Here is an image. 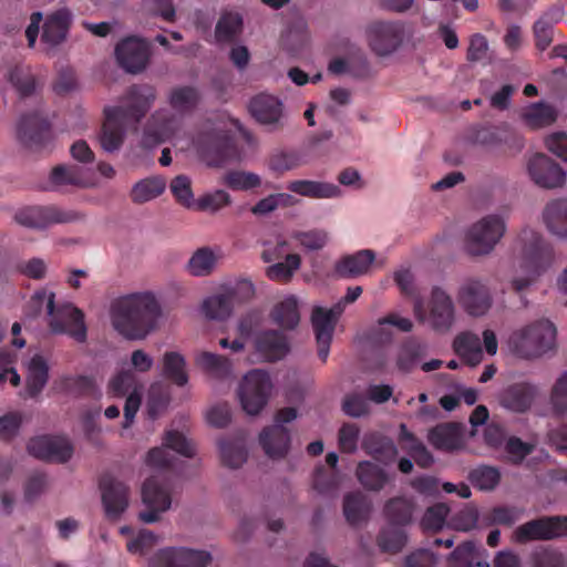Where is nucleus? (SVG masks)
Instances as JSON below:
<instances>
[{"label": "nucleus", "instance_id": "1", "mask_svg": "<svg viewBox=\"0 0 567 567\" xmlns=\"http://www.w3.org/2000/svg\"><path fill=\"white\" fill-rule=\"evenodd\" d=\"M156 99V90L148 84L132 85L126 92V104L104 107V122L99 141L103 151H118L125 138V128L137 124L147 114Z\"/></svg>", "mask_w": 567, "mask_h": 567}, {"label": "nucleus", "instance_id": "2", "mask_svg": "<svg viewBox=\"0 0 567 567\" xmlns=\"http://www.w3.org/2000/svg\"><path fill=\"white\" fill-rule=\"evenodd\" d=\"M161 315V305L150 291L121 297L111 307L112 324L127 340L145 339L155 330Z\"/></svg>", "mask_w": 567, "mask_h": 567}, {"label": "nucleus", "instance_id": "3", "mask_svg": "<svg viewBox=\"0 0 567 567\" xmlns=\"http://www.w3.org/2000/svg\"><path fill=\"white\" fill-rule=\"evenodd\" d=\"M54 297L53 292L35 291L27 306L25 313L35 317L45 303L51 331L59 334H69L75 341L84 342L86 340L84 313L72 303L66 302L55 306Z\"/></svg>", "mask_w": 567, "mask_h": 567}, {"label": "nucleus", "instance_id": "4", "mask_svg": "<svg viewBox=\"0 0 567 567\" xmlns=\"http://www.w3.org/2000/svg\"><path fill=\"white\" fill-rule=\"evenodd\" d=\"M519 241L522 244L520 267L527 276L513 280V288L517 292L526 289L537 277L544 274L554 260L553 247L534 229H523L519 234Z\"/></svg>", "mask_w": 567, "mask_h": 567}, {"label": "nucleus", "instance_id": "5", "mask_svg": "<svg viewBox=\"0 0 567 567\" xmlns=\"http://www.w3.org/2000/svg\"><path fill=\"white\" fill-rule=\"evenodd\" d=\"M556 328L549 320H539L514 331L508 339V349L520 359L542 357L555 348Z\"/></svg>", "mask_w": 567, "mask_h": 567}, {"label": "nucleus", "instance_id": "6", "mask_svg": "<svg viewBox=\"0 0 567 567\" xmlns=\"http://www.w3.org/2000/svg\"><path fill=\"white\" fill-rule=\"evenodd\" d=\"M199 158L208 166H221L236 156V146L230 133L219 126L205 124L193 140Z\"/></svg>", "mask_w": 567, "mask_h": 567}, {"label": "nucleus", "instance_id": "7", "mask_svg": "<svg viewBox=\"0 0 567 567\" xmlns=\"http://www.w3.org/2000/svg\"><path fill=\"white\" fill-rule=\"evenodd\" d=\"M107 393L114 398L126 396L124 404L123 427H130L140 410L143 398V384L133 370H121L111 378Z\"/></svg>", "mask_w": 567, "mask_h": 567}, {"label": "nucleus", "instance_id": "8", "mask_svg": "<svg viewBox=\"0 0 567 567\" xmlns=\"http://www.w3.org/2000/svg\"><path fill=\"white\" fill-rule=\"evenodd\" d=\"M505 233V221L498 215H488L472 225L466 233L465 249L472 256L489 254Z\"/></svg>", "mask_w": 567, "mask_h": 567}, {"label": "nucleus", "instance_id": "9", "mask_svg": "<svg viewBox=\"0 0 567 567\" xmlns=\"http://www.w3.org/2000/svg\"><path fill=\"white\" fill-rule=\"evenodd\" d=\"M271 388L268 372L254 369L245 374L238 390L243 410L250 415L260 413L268 402Z\"/></svg>", "mask_w": 567, "mask_h": 567}, {"label": "nucleus", "instance_id": "10", "mask_svg": "<svg viewBox=\"0 0 567 567\" xmlns=\"http://www.w3.org/2000/svg\"><path fill=\"white\" fill-rule=\"evenodd\" d=\"M297 417L295 408L280 409L275 417L276 423L265 427L259 435V443L270 458H282L289 451L290 433L284 425Z\"/></svg>", "mask_w": 567, "mask_h": 567}, {"label": "nucleus", "instance_id": "11", "mask_svg": "<svg viewBox=\"0 0 567 567\" xmlns=\"http://www.w3.org/2000/svg\"><path fill=\"white\" fill-rule=\"evenodd\" d=\"M567 536V516H542L522 524L514 530V540L526 544L532 540H550Z\"/></svg>", "mask_w": 567, "mask_h": 567}, {"label": "nucleus", "instance_id": "12", "mask_svg": "<svg viewBox=\"0 0 567 567\" xmlns=\"http://www.w3.org/2000/svg\"><path fill=\"white\" fill-rule=\"evenodd\" d=\"M16 220L29 228L43 229L54 224H68L81 220L83 215L56 206H31L19 210Z\"/></svg>", "mask_w": 567, "mask_h": 567}, {"label": "nucleus", "instance_id": "13", "mask_svg": "<svg viewBox=\"0 0 567 567\" xmlns=\"http://www.w3.org/2000/svg\"><path fill=\"white\" fill-rule=\"evenodd\" d=\"M27 450L35 458L60 464L66 463L74 452L71 441L61 435L32 437L27 444Z\"/></svg>", "mask_w": 567, "mask_h": 567}, {"label": "nucleus", "instance_id": "14", "mask_svg": "<svg viewBox=\"0 0 567 567\" xmlns=\"http://www.w3.org/2000/svg\"><path fill=\"white\" fill-rule=\"evenodd\" d=\"M142 501L146 509L138 517L143 523L152 524L159 519L161 513L166 512L172 504V497L166 486L159 484L156 476L147 478L142 486Z\"/></svg>", "mask_w": 567, "mask_h": 567}, {"label": "nucleus", "instance_id": "15", "mask_svg": "<svg viewBox=\"0 0 567 567\" xmlns=\"http://www.w3.org/2000/svg\"><path fill=\"white\" fill-rule=\"evenodd\" d=\"M210 560L212 555L206 550L167 547L153 556L150 567H205Z\"/></svg>", "mask_w": 567, "mask_h": 567}, {"label": "nucleus", "instance_id": "16", "mask_svg": "<svg viewBox=\"0 0 567 567\" xmlns=\"http://www.w3.org/2000/svg\"><path fill=\"white\" fill-rule=\"evenodd\" d=\"M18 135L27 147L42 150L52 138L51 123L39 112L24 114L18 125Z\"/></svg>", "mask_w": 567, "mask_h": 567}, {"label": "nucleus", "instance_id": "17", "mask_svg": "<svg viewBox=\"0 0 567 567\" xmlns=\"http://www.w3.org/2000/svg\"><path fill=\"white\" fill-rule=\"evenodd\" d=\"M99 485L105 515L110 519H117L128 506V487L110 473L100 477Z\"/></svg>", "mask_w": 567, "mask_h": 567}, {"label": "nucleus", "instance_id": "18", "mask_svg": "<svg viewBox=\"0 0 567 567\" xmlns=\"http://www.w3.org/2000/svg\"><path fill=\"white\" fill-rule=\"evenodd\" d=\"M369 43L378 55H388L403 41L404 28L400 22L378 21L368 30Z\"/></svg>", "mask_w": 567, "mask_h": 567}, {"label": "nucleus", "instance_id": "19", "mask_svg": "<svg viewBox=\"0 0 567 567\" xmlns=\"http://www.w3.org/2000/svg\"><path fill=\"white\" fill-rule=\"evenodd\" d=\"M532 181L542 188L561 187L566 182V172L545 154H536L528 162Z\"/></svg>", "mask_w": 567, "mask_h": 567}, {"label": "nucleus", "instance_id": "20", "mask_svg": "<svg viewBox=\"0 0 567 567\" xmlns=\"http://www.w3.org/2000/svg\"><path fill=\"white\" fill-rule=\"evenodd\" d=\"M457 301L473 317L485 315L492 306L488 288L476 279L465 280L457 292Z\"/></svg>", "mask_w": 567, "mask_h": 567}, {"label": "nucleus", "instance_id": "21", "mask_svg": "<svg viewBox=\"0 0 567 567\" xmlns=\"http://www.w3.org/2000/svg\"><path fill=\"white\" fill-rule=\"evenodd\" d=\"M118 64L130 73L143 71L150 59L148 44L135 37L122 40L115 48Z\"/></svg>", "mask_w": 567, "mask_h": 567}, {"label": "nucleus", "instance_id": "22", "mask_svg": "<svg viewBox=\"0 0 567 567\" xmlns=\"http://www.w3.org/2000/svg\"><path fill=\"white\" fill-rule=\"evenodd\" d=\"M455 319V307L451 296L440 287H433L429 302V321L439 332L449 331Z\"/></svg>", "mask_w": 567, "mask_h": 567}, {"label": "nucleus", "instance_id": "23", "mask_svg": "<svg viewBox=\"0 0 567 567\" xmlns=\"http://www.w3.org/2000/svg\"><path fill=\"white\" fill-rule=\"evenodd\" d=\"M255 353L259 360L276 362L284 359L290 350L287 337L277 330H265L255 336Z\"/></svg>", "mask_w": 567, "mask_h": 567}, {"label": "nucleus", "instance_id": "24", "mask_svg": "<svg viewBox=\"0 0 567 567\" xmlns=\"http://www.w3.org/2000/svg\"><path fill=\"white\" fill-rule=\"evenodd\" d=\"M538 393L536 385L528 382H517L505 388L498 395L499 404L512 412L528 411Z\"/></svg>", "mask_w": 567, "mask_h": 567}, {"label": "nucleus", "instance_id": "25", "mask_svg": "<svg viewBox=\"0 0 567 567\" xmlns=\"http://www.w3.org/2000/svg\"><path fill=\"white\" fill-rule=\"evenodd\" d=\"M311 323L318 344V357L324 363L330 352L337 322L328 315L326 308L317 306L312 309Z\"/></svg>", "mask_w": 567, "mask_h": 567}, {"label": "nucleus", "instance_id": "26", "mask_svg": "<svg viewBox=\"0 0 567 567\" xmlns=\"http://www.w3.org/2000/svg\"><path fill=\"white\" fill-rule=\"evenodd\" d=\"M54 186L71 185L79 188H87L95 185V174L91 168L79 165H58L50 175Z\"/></svg>", "mask_w": 567, "mask_h": 567}, {"label": "nucleus", "instance_id": "27", "mask_svg": "<svg viewBox=\"0 0 567 567\" xmlns=\"http://www.w3.org/2000/svg\"><path fill=\"white\" fill-rule=\"evenodd\" d=\"M462 431L463 426L460 423H440L430 430L427 440L436 450L455 451L463 445Z\"/></svg>", "mask_w": 567, "mask_h": 567}, {"label": "nucleus", "instance_id": "28", "mask_svg": "<svg viewBox=\"0 0 567 567\" xmlns=\"http://www.w3.org/2000/svg\"><path fill=\"white\" fill-rule=\"evenodd\" d=\"M249 110L254 118L264 125L278 126L282 117L281 101L270 94H259L250 101Z\"/></svg>", "mask_w": 567, "mask_h": 567}, {"label": "nucleus", "instance_id": "29", "mask_svg": "<svg viewBox=\"0 0 567 567\" xmlns=\"http://www.w3.org/2000/svg\"><path fill=\"white\" fill-rule=\"evenodd\" d=\"M375 259V254L371 249H362L355 254L342 257L334 267V271L340 278H357L367 274Z\"/></svg>", "mask_w": 567, "mask_h": 567}, {"label": "nucleus", "instance_id": "30", "mask_svg": "<svg viewBox=\"0 0 567 567\" xmlns=\"http://www.w3.org/2000/svg\"><path fill=\"white\" fill-rule=\"evenodd\" d=\"M287 189L309 198H334L341 194L339 186L334 184L309 179L292 181L288 183Z\"/></svg>", "mask_w": 567, "mask_h": 567}, {"label": "nucleus", "instance_id": "31", "mask_svg": "<svg viewBox=\"0 0 567 567\" xmlns=\"http://www.w3.org/2000/svg\"><path fill=\"white\" fill-rule=\"evenodd\" d=\"M427 353V344L415 337L405 339L399 349L396 367L408 373L412 371Z\"/></svg>", "mask_w": 567, "mask_h": 567}, {"label": "nucleus", "instance_id": "32", "mask_svg": "<svg viewBox=\"0 0 567 567\" xmlns=\"http://www.w3.org/2000/svg\"><path fill=\"white\" fill-rule=\"evenodd\" d=\"M54 386L59 392L75 398L93 396L96 392L95 379L89 375H62L55 380Z\"/></svg>", "mask_w": 567, "mask_h": 567}, {"label": "nucleus", "instance_id": "33", "mask_svg": "<svg viewBox=\"0 0 567 567\" xmlns=\"http://www.w3.org/2000/svg\"><path fill=\"white\" fill-rule=\"evenodd\" d=\"M71 22V13L65 10H58L52 13L44 22L41 39L43 42L56 45L65 37Z\"/></svg>", "mask_w": 567, "mask_h": 567}, {"label": "nucleus", "instance_id": "34", "mask_svg": "<svg viewBox=\"0 0 567 567\" xmlns=\"http://www.w3.org/2000/svg\"><path fill=\"white\" fill-rule=\"evenodd\" d=\"M355 475L359 483L371 492H380L389 483V474L379 465L362 461L358 464Z\"/></svg>", "mask_w": 567, "mask_h": 567}, {"label": "nucleus", "instance_id": "35", "mask_svg": "<svg viewBox=\"0 0 567 567\" xmlns=\"http://www.w3.org/2000/svg\"><path fill=\"white\" fill-rule=\"evenodd\" d=\"M49 380V365L45 359L35 354L31 358L28 365V374L25 381V391L30 398L38 396Z\"/></svg>", "mask_w": 567, "mask_h": 567}, {"label": "nucleus", "instance_id": "36", "mask_svg": "<svg viewBox=\"0 0 567 567\" xmlns=\"http://www.w3.org/2000/svg\"><path fill=\"white\" fill-rule=\"evenodd\" d=\"M454 351L462 360L474 367L483 359L481 339L473 332H462L454 339Z\"/></svg>", "mask_w": 567, "mask_h": 567}, {"label": "nucleus", "instance_id": "37", "mask_svg": "<svg viewBox=\"0 0 567 567\" xmlns=\"http://www.w3.org/2000/svg\"><path fill=\"white\" fill-rule=\"evenodd\" d=\"M244 28L243 17L237 12H224L220 14L215 27V39L217 43H233L241 34Z\"/></svg>", "mask_w": 567, "mask_h": 567}, {"label": "nucleus", "instance_id": "38", "mask_svg": "<svg viewBox=\"0 0 567 567\" xmlns=\"http://www.w3.org/2000/svg\"><path fill=\"white\" fill-rule=\"evenodd\" d=\"M271 320L280 328L286 330L295 329L300 321L298 300L295 296H289L275 305L270 312Z\"/></svg>", "mask_w": 567, "mask_h": 567}, {"label": "nucleus", "instance_id": "39", "mask_svg": "<svg viewBox=\"0 0 567 567\" xmlns=\"http://www.w3.org/2000/svg\"><path fill=\"white\" fill-rule=\"evenodd\" d=\"M371 505L365 495L361 492H352L344 495L343 514L350 525H359L367 520Z\"/></svg>", "mask_w": 567, "mask_h": 567}, {"label": "nucleus", "instance_id": "40", "mask_svg": "<svg viewBox=\"0 0 567 567\" xmlns=\"http://www.w3.org/2000/svg\"><path fill=\"white\" fill-rule=\"evenodd\" d=\"M413 511L414 503L404 496H396L390 498L384 504L383 508V513L388 522L391 525L399 527L405 526L411 522Z\"/></svg>", "mask_w": 567, "mask_h": 567}, {"label": "nucleus", "instance_id": "41", "mask_svg": "<svg viewBox=\"0 0 567 567\" xmlns=\"http://www.w3.org/2000/svg\"><path fill=\"white\" fill-rule=\"evenodd\" d=\"M544 220L550 233L567 236V199H556L547 204L544 210Z\"/></svg>", "mask_w": 567, "mask_h": 567}, {"label": "nucleus", "instance_id": "42", "mask_svg": "<svg viewBox=\"0 0 567 567\" xmlns=\"http://www.w3.org/2000/svg\"><path fill=\"white\" fill-rule=\"evenodd\" d=\"M199 101L200 93L197 87L192 85L173 87L168 96L169 105L179 114L193 112Z\"/></svg>", "mask_w": 567, "mask_h": 567}, {"label": "nucleus", "instance_id": "43", "mask_svg": "<svg viewBox=\"0 0 567 567\" xmlns=\"http://www.w3.org/2000/svg\"><path fill=\"white\" fill-rule=\"evenodd\" d=\"M164 377L178 386H184L188 382L186 372V361L184 357L175 351L165 352L163 355Z\"/></svg>", "mask_w": 567, "mask_h": 567}, {"label": "nucleus", "instance_id": "44", "mask_svg": "<svg viewBox=\"0 0 567 567\" xmlns=\"http://www.w3.org/2000/svg\"><path fill=\"white\" fill-rule=\"evenodd\" d=\"M196 364L217 379H225L231 373V363L226 357L208 351L200 352L196 357Z\"/></svg>", "mask_w": 567, "mask_h": 567}, {"label": "nucleus", "instance_id": "45", "mask_svg": "<svg viewBox=\"0 0 567 567\" xmlns=\"http://www.w3.org/2000/svg\"><path fill=\"white\" fill-rule=\"evenodd\" d=\"M523 118L529 127L539 128L553 124L557 118V112L554 106L544 102H537L524 111Z\"/></svg>", "mask_w": 567, "mask_h": 567}, {"label": "nucleus", "instance_id": "46", "mask_svg": "<svg viewBox=\"0 0 567 567\" xmlns=\"http://www.w3.org/2000/svg\"><path fill=\"white\" fill-rule=\"evenodd\" d=\"M363 446L374 458L384 463L392 462L398 455V449L392 440L372 434L364 439Z\"/></svg>", "mask_w": 567, "mask_h": 567}, {"label": "nucleus", "instance_id": "47", "mask_svg": "<svg viewBox=\"0 0 567 567\" xmlns=\"http://www.w3.org/2000/svg\"><path fill=\"white\" fill-rule=\"evenodd\" d=\"M377 544L381 551L396 554L405 546L406 534L401 527L390 524L379 532Z\"/></svg>", "mask_w": 567, "mask_h": 567}, {"label": "nucleus", "instance_id": "48", "mask_svg": "<svg viewBox=\"0 0 567 567\" xmlns=\"http://www.w3.org/2000/svg\"><path fill=\"white\" fill-rule=\"evenodd\" d=\"M217 258L209 247L197 249L187 262V270L196 277L208 276L216 266Z\"/></svg>", "mask_w": 567, "mask_h": 567}, {"label": "nucleus", "instance_id": "49", "mask_svg": "<svg viewBox=\"0 0 567 567\" xmlns=\"http://www.w3.org/2000/svg\"><path fill=\"white\" fill-rule=\"evenodd\" d=\"M234 308V302L227 295L226 290L224 292L214 295L205 299L203 302V312L209 319L215 320H224L228 318Z\"/></svg>", "mask_w": 567, "mask_h": 567}, {"label": "nucleus", "instance_id": "50", "mask_svg": "<svg viewBox=\"0 0 567 567\" xmlns=\"http://www.w3.org/2000/svg\"><path fill=\"white\" fill-rule=\"evenodd\" d=\"M218 446L224 465L238 468L246 462L247 451L243 442L223 439L218 442Z\"/></svg>", "mask_w": 567, "mask_h": 567}, {"label": "nucleus", "instance_id": "51", "mask_svg": "<svg viewBox=\"0 0 567 567\" xmlns=\"http://www.w3.org/2000/svg\"><path fill=\"white\" fill-rule=\"evenodd\" d=\"M165 189V182L158 177H150L137 182L131 192L134 203L143 204L158 197Z\"/></svg>", "mask_w": 567, "mask_h": 567}, {"label": "nucleus", "instance_id": "52", "mask_svg": "<svg viewBox=\"0 0 567 567\" xmlns=\"http://www.w3.org/2000/svg\"><path fill=\"white\" fill-rule=\"evenodd\" d=\"M508 131L505 126H481L472 131L468 140L473 144L494 146L506 142Z\"/></svg>", "mask_w": 567, "mask_h": 567}, {"label": "nucleus", "instance_id": "53", "mask_svg": "<svg viewBox=\"0 0 567 567\" xmlns=\"http://www.w3.org/2000/svg\"><path fill=\"white\" fill-rule=\"evenodd\" d=\"M478 555L473 542L460 544L449 556L446 567H477Z\"/></svg>", "mask_w": 567, "mask_h": 567}, {"label": "nucleus", "instance_id": "54", "mask_svg": "<svg viewBox=\"0 0 567 567\" xmlns=\"http://www.w3.org/2000/svg\"><path fill=\"white\" fill-rule=\"evenodd\" d=\"M468 478L475 487L482 491H492L498 485L501 473L494 466L482 465L472 470Z\"/></svg>", "mask_w": 567, "mask_h": 567}, {"label": "nucleus", "instance_id": "55", "mask_svg": "<svg viewBox=\"0 0 567 567\" xmlns=\"http://www.w3.org/2000/svg\"><path fill=\"white\" fill-rule=\"evenodd\" d=\"M301 258L297 254L287 255L285 261L277 262L267 268L266 275L269 279L275 281H288L293 272L299 269Z\"/></svg>", "mask_w": 567, "mask_h": 567}, {"label": "nucleus", "instance_id": "56", "mask_svg": "<svg viewBox=\"0 0 567 567\" xmlns=\"http://www.w3.org/2000/svg\"><path fill=\"white\" fill-rule=\"evenodd\" d=\"M340 480L334 472H328L323 466L316 468L313 474V488L321 495L334 496L338 492Z\"/></svg>", "mask_w": 567, "mask_h": 567}, {"label": "nucleus", "instance_id": "57", "mask_svg": "<svg viewBox=\"0 0 567 567\" xmlns=\"http://www.w3.org/2000/svg\"><path fill=\"white\" fill-rule=\"evenodd\" d=\"M225 184L234 190H248L259 187L261 179L255 173L231 171L225 175Z\"/></svg>", "mask_w": 567, "mask_h": 567}, {"label": "nucleus", "instance_id": "58", "mask_svg": "<svg viewBox=\"0 0 567 567\" xmlns=\"http://www.w3.org/2000/svg\"><path fill=\"white\" fill-rule=\"evenodd\" d=\"M449 513L450 508L443 503L429 507L421 520L423 529L432 532L440 530L443 527Z\"/></svg>", "mask_w": 567, "mask_h": 567}, {"label": "nucleus", "instance_id": "59", "mask_svg": "<svg viewBox=\"0 0 567 567\" xmlns=\"http://www.w3.org/2000/svg\"><path fill=\"white\" fill-rule=\"evenodd\" d=\"M230 204V196L223 189L200 196L196 202V207L202 212L216 213Z\"/></svg>", "mask_w": 567, "mask_h": 567}, {"label": "nucleus", "instance_id": "60", "mask_svg": "<svg viewBox=\"0 0 567 567\" xmlns=\"http://www.w3.org/2000/svg\"><path fill=\"white\" fill-rule=\"evenodd\" d=\"M171 190L181 205L189 208L194 204L192 182L186 175L174 177L171 182Z\"/></svg>", "mask_w": 567, "mask_h": 567}, {"label": "nucleus", "instance_id": "61", "mask_svg": "<svg viewBox=\"0 0 567 567\" xmlns=\"http://www.w3.org/2000/svg\"><path fill=\"white\" fill-rule=\"evenodd\" d=\"M301 157L297 152L281 151L275 153L269 161V166L274 172L284 173L301 166Z\"/></svg>", "mask_w": 567, "mask_h": 567}, {"label": "nucleus", "instance_id": "62", "mask_svg": "<svg viewBox=\"0 0 567 567\" xmlns=\"http://www.w3.org/2000/svg\"><path fill=\"white\" fill-rule=\"evenodd\" d=\"M164 445L185 457L190 458L195 455V447L193 443L187 440L183 433L175 430H171L166 433Z\"/></svg>", "mask_w": 567, "mask_h": 567}, {"label": "nucleus", "instance_id": "63", "mask_svg": "<svg viewBox=\"0 0 567 567\" xmlns=\"http://www.w3.org/2000/svg\"><path fill=\"white\" fill-rule=\"evenodd\" d=\"M550 403L555 414H567V372L563 373L555 382L550 393Z\"/></svg>", "mask_w": 567, "mask_h": 567}, {"label": "nucleus", "instance_id": "64", "mask_svg": "<svg viewBox=\"0 0 567 567\" xmlns=\"http://www.w3.org/2000/svg\"><path fill=\"white\" fill-rule=\"evenodd\" d=\"M534 451V445L511 436L505 443V452L511 463L520 464Z\"/></svg>", "mask_w": 567, "mask_h": 567}]
</instances>
